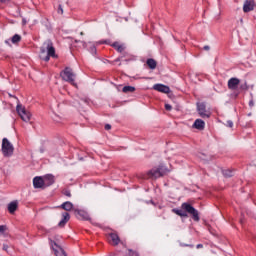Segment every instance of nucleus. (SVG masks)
Here are the masks:
<instances>
[{
    "mask_svg": "<svg viewBox=\"0 0 256 256\" xmlns=\"http://www.w3.org/2000/svg\"><path fill=\"white\" fill-rule=\"evenodd\" d=\"M182 209H184V211L174 208V209H172V213H175V215H178L179 217H187V213H189L190 215H192V219L194 221L200 220L199 211H197V209H195V207H193L191 204L183 203Z\"/></svg>",
    "mask_w": 256,
    "mask_h": 256,
    "instance_id": "obj_1",
    "label": "nucleus"
},
{
    "mask_svg": "<svg viewBox=\"0 0 256 256\" xmlns=\"http://www.w3.org/2000/svg\"><path fill=\"white\" fill-rule=\"evenodd\" d=\"M51 57L55 59V57H57V54H55V47L53 46V42H51V40H47L40 48V59L47 63L51 59Z\"/></svg>",
    "mask_w": 256,
    "mask_h": 256,
    "instance_id": "obj_2",
    "label": "nucleus"
},
{
    "mask_svg": "<svg viewBox=\"0 0 256 256\" xmlns=\"http://www.w3.org/2000/svg\"><path fill=\"white\" fill-rule=\"evenodd\" d=\"M60 77H62L63 81H66L67 83H70L73 85V87H77V84L75 83V72H73V69L70 67H66L61 73Z\"/></svg>",
    "mask_w": 256,
    "mask_h": 256,
    "instance_id": "obj_3",
    "label": "nucleus"
},
{
    "mask_svg": "<svg viewBox=\"0 0 256 256\" xmlns=\"http://www.w3.org/2000/svg\"><path fill=\"white\" fill-rule=\"evenodd\" d=\"M169 173V169L165 167L164 165H159L158 167L152 168L148 175L149 177H152L153 179H159V177H163Z\"/></svg>",
    "mask_w": 256,
    "mask_h": 256,
    "instance_id": "obj_4",
    "label": "nucleus"
},
{
    "mask_svg": "<svg viewBox=\"0 0 256 256\" xmlns=\"http://www.w3.org/2000/svg\"><path fill=\"white\" fill-rule=\"evenodd\" d=\"M112 47H114L116 49V51H118V53H122V55L116 59V61H123V59H125V61H132L133 60V56H131L129 53L125 52V45L120 44L119 42H114L112 44Z\"/></svg>",
    "mask_w": 256,
    "mask_h": 256,
    "instance_id": "obj_5",
    "label": "nucleus"
},
{
    "mask_svg": "<svg viewBox=\"0 0 256 256\" xmlns=\"http://www.w3.org/2000/svg\"><path fill=\"white\" fill-rule=\"evenodd\" d=\"M13 151H15L13 144H11V142H9V139L3 138L2 139V153H3L4 157H11V155H13Z\"/></svg>",
    "mask_w": 256,
    "mask_h": 256,
    "instance_id": "obj_6",
    "label": "nucleus"
},
{
    "mask_svg": "<svg viewBox=\"0 0 256 256\" xmlns=\"http://www.w3.org/2000/svg\"><path fill=\"white\" fill-rule=\"evenodd\" d=\"M16 111L22 121H25V123H29V121H31V112L27 111V109H25V106L17 104Z\"/></svg>",
    "mask_w": 256,
    "mask_h": 256,
    "instance_id": "obj_7",
    "label": "nucleus"
},
{
    "mask_svg": "<svg viewBox=\"0 0 256 256\" xmlns=\"http://www.w3.org/2000/svg\"><path fill=\"white\" fill-rule=\"evenodd\" d=\"M197 111L202 119H209L211 117V112L207 111V106L203 102L197 104Z\"/></svg>",
    "mask_w": 256,
    "mask_h": 256,
    "instance_id": "obj_8",
    "label": "nucleus"
},
{
    "mask_svg": "<svg viewBox=\"0 0 256 256\" xmlns=\"http://www.w3.org/2000/svg\"><path fill=\"white\" fill-rule=\"evenodd\" d=\"M241 83V80L237 77H232L228 80V89L230 91H237L239 89V85Z\"/></svg>",
    "mask_w": 256,
    "mask_h": 256,
    "instance_id": "obj_9",
    "label": "nucleus"
},
{
    "mask_svg": "<svg viewBox=\"0 0 256 256\" xmlns=\"http://www.w3.org/2000/svg\"><path fill=\"white\" fill-rule=\"evenodd\" d=\"M74 215L77 217V219H81L82 221H89V213L85 210L81 209H74Z\"/></svg>",
    "mask_w": 256,
    "mask_h": 256,
    "instance_id": "obj_10",
    "label": "nucleus"
},
{
    "mask_svg": "<svg viewBox=\"0 0 256 256\" xmlns=\"http://www.w3.org/2000/svg\"><path fill=\"white\" fill-rule=\"evenodd\" d=\"M108 236H109V243L114 247H117V245L121 243V238L119 237V234H117V232H111L108 234Z\"/></svg>",
    "mask_w": 256,
    "mask_h": 256,
    "instance_id": "obj_11",
    "label": "nucleus"
},
{
    "mask_svg": "<svg viewBox=\"0 0 256 256\" xmlns=\"http://www.w3.org/2000/svg\"><path fill=\"white\" fill-rule=\"evenodd\" d=\"M34 189H45V180L41 176H36L33 179Z\"/></svg>",
    "mask_w": 256,
    "mask_h": 256,
    "instance_id": "obj_12",
    "label": "nucleus"
},
{
    "mask_svg": "<svg viewBox=\"0 0 256 256\" xmlns=\"http://www.w3.org/2000/svg\"><path fill=\"white\" fill-rule=\"evenodd\" d=\"M255 9V0H245L243 5L244 13H251Z\"/></svg>",
    "mask_w": 256,
    "mask_h": 256,
    "instance_id": "obj_13",
    "label": "nucleus"
},
{
    "mask_svg": "<svg viewBox=\"0 0 256 256\" xmlns=\"http://www.w3.org/2000/svg\"><path fill=\"white\" fill-rule=\"evenodd\" d=\"M154 91H158L159 93H171V88L165 84H155L153 86Z\"/></svg>",
    "mask_w": 256,
    "mask_h": 256,
    "instance_id": "obj_14",
    "label": "nucleus"
},
{
    "mask_svg": "<svg viewBox=\"0 0 256 256\" xmlns=\"http://www.w3.org/2000/svg\"><path fill=\"white\" fill-rule=\"evenodd\" d=\"M44 188L45 187H51L55 183V176L52 174H46L44 177Z\"/></svg>",
    "mask_w": 256,
    "mask_h": 256,
    "instance_id": "obj_15",
    "label": "nucleus"
},
{
    "mask_svg": "<svg viewBox=\"0 0 256 256\" xmlns=\"http://www.w3.org/2000/svg\"><path fill=\"white\" fill-rule=\"evenodd\" d=\"M70 219H71V215L69 214V212H63L62 219L58 223V227H64L65 225H67V223H69Z\"/></svg>",
    "mask_w": 256,
    "mask_h": 256,
    "instance_id": "obj_16",
    "label": "nucleus"
},
{
    "mask_svg": "<svg viewBox=\"0 0 256 256\" xmlns=\"http://www.w3.org/2000/svg\"><path fill=\"white\" fill-rule=\"evenodd\" d=\"M192 127L194 129H198V131H203V129H205V121L201 119H196Z\"/></svg>",
    "mask_w": 256,
    "mask_h": 256,
    "instance_id": "obj_17",
    "label": "nucleus"
},
{
    "mask_svg": "<svg viewBox=\"0 0 256 256\" xmlns=\"http://www.w3.org/2000/svg\"><path fill=\"white\" fill-rule=\"evenodd\" d=\"M19 207V202L13 201L8 204V211L11 215L17 211V208Z\"/></svg>",
    "mask_w": 256,
    "mask_h": 256,
    "instance_id": "obj_18",
    "label": "nucleus"
},
{
    "mask_svg": "<svg viewBox=\"0 0 256 256\" xmlns=\"http://www.w3.org/2000/svg\"><path fill=\"white\" fill-rule=\"evenodd\" d=\"M60 209H63L64 211H73V203L66 201L61 204Z\"/></svg>",
    "mask_w": 256,
    "mask_h": 256,
    "instance_id": "obj_19",
    "label": "nucleus"
},
{
    "mask_svg": "<svg viewBox=\"0 0 256 256\" xmlns=\"http://www.w3.org/2000/svg\"><path fill=\"white\" fill-rule=\"evenodd\" d=\"M55 247L54 248V252L56 256H67V254H65V250H63V248L59 247L57 245V243H54Z\"/></svg>",
    "mask_w": 256,
    "mask_h": 256,
    "instance_id": "obj_20",
    "label": "nucleus"
},
{
    "mask_svg": "<svg viewBox=\"0 0 256 256\" xmlns=\"http://www.w3.org/2000/svg\"><path fill=\"white\" fill-rule=\"evenodd\" d=\"M146 65H148L149 69H157V61L153 58L147 59Z\"/></svg>",
    "mask_w": 256,
    "mask_h": 256,
    "instance_id": "obj_21",
    "label": "nucleus"
},
{
    "mask_svg": "<svg viewBox=\"0 0 256 256\" xmlns=\"http://www.w3.org/2000/svg\"><path fill=\"white\" fill-rule=\"evenodd\" d=\"M123 93H135L134 86H124L122 89Z\"/></svg>",
    "mask_w": 256,
    "mask_h": 256,
    "instance_id": "obj_22",
    "label": "nucleus"
},
{
    "mask_svg": "<svg viewBox=\"0 0 256 256\" xmlns=\"http://www.w3.org/2000/svg\"><path fill=\"white\" fill-rule=\"evenodd\" d=\"M21 41V35L19 34H15L12 39H11V42L14 43V44H17Z\"/></svg>",
    "mask_w": 256,
    "mask_h": 256,
    "instance_id": "obj_23",
    "label": "nucleus"
},
{
    "mask_svg": "<svg viewBox=\"0 0 256 256\" xmlns=\"http://www.w3.org/2000/svg\"><path fill=\"white\" fill-rule=\"evenodd\" d=\"M239 89L240 91H249V84H247V82H244L240 84Z\"/></svg>",
    "mask_w": 256,
    "mask_h": 256,
    "instance_id": "obj_24",
    "label": "nucleus"
},
{
    "mask_svg": "<svg viewBox=\"0 0 256 256\" xmlns=\"http://www.w3.org/2000/svg\"><path fill=\"white\" fill-rule=\"evenodd\" d=\"M222 173L224 177H233V170L226 169V170H223Z\"/></svg>",
    "mask_w": 256,
    "mask_h": 256,
    "instance_id": "obj_25",
    "label": "nucleus"
},
{
    "mask_svg": "<svg viewBox=\"0 0 256 256\" xmlns=\"http://www.w3.org/2000/svg\"><path fill=\"white\" fill-rule=\"evenodd\" d=\"M63 195H65L66 197H71V190L69 189H64L62 191Z\"/></svg>",
    "mask_w": 256,
    "mask_h": 256,
    "instance_id": "obj_26",
    "label": "nucleus"
},
{
    "mask_svg": "<svg viewBox=\"0 0 256 256\" xmlns=\"http://www.w3.org/2000/svg\"><path fill=\"white\" fill-rule=\"evenodd\" d=\"M226 127H230V129L233 128V121L228 120V121L226 122Z\"/></svg>",
    "mask_w": 256,
    "mask_h": 256,
    "instance_id": "obj_27",
    "label": "nucleus"
},
{
    "mask_svg": "<svg viewBox=\"0 0 256 256\" xmlns=\"http://www.w3.org/2000/svg\"><path fill=\"white\" fill-rule=\"evenodd\" d=\"M166 111H171L173 107L170 104H165Z\"/></svg>",
    "mask_w": 256,
    "mask_h": 256,
    "instance_id": "obj_28",
    "label": "nucleus"
},
{
    "mask_svg": "<svg viewBox=\"0 0 256 256\" xmlns=\"http://www.w3.org/2000/svg\"><path fill=\"white\" fill-rule=\"evenodd\" d=\"M5 229H7L5 225H0V233H5Z\"/></svg>",
    "mask_w": 256,
    "mask_h": 256,
    "instance_id": "obj_29",
    "label": "nucleus"
},
{
    "mask_svg": "<svg viewBox=\"0 0 256 256\" xmlns=\"http://www.w3.org/2000/svg\"><path fill=\"white\" fill-rule=\"evenodd\" d=\"M249 107H255V102L253 101V99L249 101Z\"/></svg>",
    "mask_w": 256,
    "mask_h": 256,
    "instance_id": "obj_30",
    "label": "nucleus"
},
{
    "mask_svg": "<svg viewBox=\"0 0 256 256\" xmlns=\"http://www.w3.org/2000/svg\"><path fill=\"white\" fill-rule=\"evenodd\" d=\"M102 45H109V40H102L100 41Z\"/></svg>",
    "mask_w": 256,
    "mask_h": 256,
    "instance_id": "obj_31",
    "label": "nucleus"
},
{
    "mask_svg": "<svg viewBox=\"0 0 256 256\" xmlns=\"http://www.w3.org/2000/svg\"><path fill=\"white\" fill-rule=\"evenodd\" d=\"M104 129H105L106 131L111 130V125H110V124H106V125L104 126Z\"/></svg>",
    "mask_w": 256,
    "mask_h": 256,
    "instance_id": "obj_32",
    "label": "nucleus"
},
{
    "mask_svg": "<svg viewBox=\"0 0 256 256\" xmlns=\"http://www.w3.org/2000/svg\"><path fill=\"white\" fill-rule=\"evenodd\" d=\"M204 51H209L211 49V47H209V45H206L203 47Z\"/></svg>",
    "mask_w": 256,
    "mask_h": 256,
    "instance_id": "obj_33",
    "label": "nucleus"
},
{
    "mask_svg": "<svg viewBox=\"0 0 256 256\" xmlns=\"http://www.w3.org/2000/svg\"><path fill=\"white\" fill-rule=\"evenodd\" d=\"M82 101H83L84 103H87V105H89V98H84V99H82Z\"/></svg>",
    "mask_w": 256,
    "mask_h": 256,
    "instance_id": "obj_34",
    "label": "nucleus"
},
{
    "mask_svg": "<svg viewBox=\"0 0 256 256\" xmlns=\"http://www.w3.org/2000/svg\"><path fill=\"white\" fill-rule=\"evenodd\" d=\"M196 249H203V244H197Z\"/></svg>",
    "mask_w": 256,
    "mask_h": 256,
    "instance_id": "obj_35",
    "label": "nucleus"
},
{
    "mask_svg": "<svg viewBox=\"0 0 256 256\" xmlns=\"http://www.w3.org/2000/svg\"><path fill=\"white\" fill-rule=\"evenodd\" d=\"M7 249H9V246L6 245V244H4V245H3V251H7Z\"/></svg>",
    "mask_w": 256,
    "mask_h": 256,
    "instance_id": "obj_36",
    "label": "nucleus"
},
{
    "mask_svg": "<svg viewBox=\"0 0 256 256\" xmlns=\"http://www.w3.org/2000/svg\"><path fill=\"white\" fill-rule=\"evenodd\" d=\"M11 0H0L1 3H9Z\"/></svg>",
    "mask_w": 256,
    "mask_h": 256,
    "instance_id": "obj_37",
    "label": "nucleus"
},
{
    "mask_svg": "<svg viewBox=\"0 0 256 256\" xmlns=\"http://www.w3.org/2000/svg\"><path fill=\"white\" fill-rule=\"evenodd\" d=\"M58 13H63V8H61V6H59Z\"/></svg>",
    "mask_w": 256,
    "mask_h": 256,
    "instance_id": "obj_38",
    "label": "nucleus"
},
{
    "mask_svg": "<svg viewBox=\"0 0 256 256\" xmlns=\"http://www.w3.org/2000/svg\"><path fill=\"white\" fill-rule=\"evenodd\" d=\"M184 247H191V248H193V244H190V245L189 244H185Z\"/></svg>",
    "mask_w": 256,
    "mask_h": 256,
    "instance_id": "obj_39",
    "label": "nucleus"
},
{
    "mask_svg": "<svg viewBox=\"0 0 256 256\" xmlns=\"http://www.w3.org/2000/svg\"><path fill=\"white\" fill-rule=\"evenodd\" d=\"M92 51L96 52V51H97V48L92 47Z\"/></svg>",
    "mask_w": 256,
    "mask_h": 256,
    "instance_id": "obj_40",
    "label": "nucleus"
},
{
    "mask_svg": "<svg viewBox=\"0 0 256 256\" xmlns=\"http://www.w3.org/2000/svg\"><path fill=\"white\" fill-rule=\"evenodd\" d=\"M240 23H243V18L240 19Z\"/></svg>",
    "mask_w": 256,
    "mask_h": 256,
    "instance_id": "obj_41",
    "label": "nucleus"
},
{
    "mask_svg": "<svg viewBox=\"0 0 256 256\" xmlns=\"http://www.w3.org/2000/svg\"><path fill=\"white\" fill-rule=\"evenodd\" d=\"M27 23V21L23 20V24L25 25Z\"/></svg>",
    "mask_w": 256,
    "mask_h": 256,
    "instance_id": "obj_42",
    "label": "nucleus"
},
{
    "mask_svg": "<svg viewBox=\"0 0 256 256\" xmlns=\"http://www.w3.org/2000/svg\"><path fill=\"white\" fill-rule=\"evenodd\" d=\"M85 45H87V43L83 42V46L85 47Z\"/></svg>",
    "mask_w": 256,
    "mask_h": 256,
    "instance_id": "obj_43",
    "label": "nucleus"
},
{
    "mask_svg": "<svg viewBox=\"0 0 256 256\" xmlns=\"http://www.w3.org/2000/svg\"><path fill=\"white\" fill-rule=\"evenodd\" d=\"M248 117H251V113L248 114Z\"/></svg>",
    "mask_w": 256,
    "mask_h": 256,
    "instance_id": "obj_44",
    "label": "nucleus"
},
{
    "mask_svg": "<svg viewBox=\"0 0 256 256\" xmlns=\"http://www.w3.org/2000/svg\"><path fill=\"white\" fill-rule=\"evenodd\" d=\"M110 256H115V254H111Z\"/></svg>",
    "mask_w": 256,
    "mask_h": 256,
    "instance_id": "obj_45",
    "label": "nucleus"
},
{
    "mask_svg": "<svg viewBox=\"0 0 256 256\" xmlns=\"http://www.w3.org/2000/svg\"><path fill=\"white\" fill-rule=\"evenodd\" d=\"M80 35H83V32H81Z\"/></svg>",
    "mask_w": 256,
    "mask_h": 256,
    "instance_id": "obj_46",
    "label": "nucleus"
}]
</instances>
